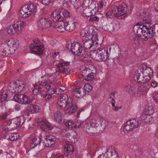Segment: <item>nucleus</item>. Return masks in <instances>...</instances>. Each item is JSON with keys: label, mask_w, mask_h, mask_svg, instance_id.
Masks as SVG:
<instances>
[{"label": "nucleus", "mask_w": 158, "mask_h": 158, "mask_svg": "<svg viewBox=\"0 0 158 158\" xmlns=\"http://www.w3.org/2000/svg\"><path fill=\"white\" fill-rule=\"evenodd\" d=\"M24 119L23 117H19L17 118L9 120L7 123L8 124H11V127L14 130L17 127L20 126L23 124L24 122Z\"/></svg>", "instance_id": "obj_15"}, {"label": "nucleus", "mask_w": 158, "mask_h": 158, "mask_svg": "<svg viewBox=\"0 0 158 158\" xmlns=\"http://www.w3.org/2000/svg\"><path fill=\"white\" fill-rule=\"evenodd\" d=\"M95 72H91L90 73H89L86 76V78L85 77V80L87 81H91L93 80L94 78V77L95 76L96 73V70H94Z\"/></svg>", "instance_id": "obj_40"}, {"label": "nucleus", "mask_w": 158, "mask_h": 158, "mask_svg": "<svg viewBox=\"0 0 158 158\" xmlns=\"http://www.w3.org/2000/svg\"><path fill=\"white\" fill-rule=\"evenodd\" d=\"M113 13L115 17L123 16L126 15V14L128 11L127 6L124 4L119 5L118 7L114 8L112 10Z\"/></svg>", "instance_id": "obj_9"}, {"label": "nucleus", "mask_w": 158, "mask_h": 158, "mask_svg": "<svg viewBox=\"0 0 158 158\" xmlns=\"http://www.w3.org/2000/svg\"><path fill=\"white\" fill-rule=\"evenodd\" d=\"M152 118H151L150 116L146 114H143L140 117V120L143 123H150L152 120Z\"/></svg>", "instance_id": "obj_29"}, {"label": "nucleus", "mask_w": 158, "mask_h": 158, "mask_svg": "<svg viewBox=\"0 0 158 158\" xmlns=\"http://www.w3.org/2000/svg\"><path fill=\"white\" fill-rule=\"evenodd\" d=\"M151 85L152 87L153 88H155L158 85L157 82L155 81H153L151 83Z\"/></svg>", "instance_id": "obj_64"}, {"label": "nucleus", "mask_w": 158, "mask_h": 158, "mask_svg": "<svg viewBox=\"0 0 158 158\" xmlns=\"http://www.w3.org/2000/svg\"><path fill=\"white\" fill-rule=\"evenodd\" d=\"M72 89H73V94L76 97L78 98L80 97H82L85 95V93L84 92V90L81 87H77Z\"/></svg>", "instance_id": "obj_19"}, {"label": "nucleus", "mask_w": 158, "mask_h": 158, "mask_svg": "<svg viewBox=\"0 0 158 158\" xmlns=\"http://www.w3.org/2000/svg\"><path fill=\"white\" fill-rule=\"evenodd\" d=\"M123 89L125 91L127 92L130 94H132L134 91V87L130 85H128L125 86Z\"/></svg>", "instance_id": "obj_41"}, {"label": "nucleus", "mask_w": 158, "mask_h": 158, "mask_svg": "<svg viewBox=\"0 0 158 158\" xmlns=\"http://www.w3.org/2000/svg\"><path fill=\"white\" fill-rule=\"evenodd\" d=\"M34 43L31 44L30 47L31 52L37 55H41L44 50V48L41 44L39 40L35 39L33 40Z\"/></svg>", "instance_id": "obj_5"}, {"label": "nucleus", "mask_w": 158, "mask_h": 158, "mask_svg": "<svg viewBox=\"0 0 158 158\" xmlns=\"http://www.w3.org/2000/svg\"><path fill=\"white\" fill-rule=\"evenodd\" d=\"M114 27L113 25L111 24H108L104 27V30L106 31H109L111 32L113 31Z\"/></svg>", "instance_id": "obj_48"}, {"label": "nucleus", "mask_w": 158, "mask_h": 158, "mask_svg": "<svg viewBox=\"0 0 158 158\" xmlns=\"http://www.w3.org/2000/svg\"><path fill=\"white\" fill-rule=\"evenodd\" d=\"M18 134V133H7L2 135V136L3 139L12 141L17 139L19 136Z\"/></svg>", "instance_id": "obj_20"}, {"label": "nucleus", "mask_w": 158, "mask_h": 158, "mask_svg": "<svg viewBox=\"0 0 158 158\" xmlns=\"http://www.w3.org/2000/svg\"><path fill=\"white\" fill-rule=\"evenodd\" d=\"M36 8V6L31 3L24 5L20 10L21 16L24 18L29 17L35 11Z\"/></svg>", "instance_id": "obj_4"}, {"label": "nucleus", "mask_w": 158, "mask_h": 158, "mask_svg": "<svg viewBox=\"0 0 158 158\" xmlns=\"http://www.w3.org/2000/svg\"><path fill=\"white\" fill-rule=\"evenodd\" d=\"M48 82V81L47 80L41 79V80H40L39 81V85L36 84L34 86L36 89H40L41 88V86L46 87L47 85H48V84H49Z\"/></svg>", "instance_id": "obj_32"}, {"label": "nucleus", "mask_w": 158, "mask_h": 158, "mask_svg": "<svg viewBox=\"0 0 158 158\" xmlns=\"http://www.w3.org/2000/svg\"><path fill=\"white\" fill-rule=\"evenodd\" d=\"M51 94H46L43 96V97L44 98H45V100L46 101H49V100L51 98Z\"/></svg>", "instance_id": "obj_58"}, {"label": "nucleus", "mask_w": 158, "mask_h": 158, "mask_svg": "<svg viewBox=\"0 0 158 158\" xmlns=\"http://www.w3.org/2000/svg\"><path fill=\"white\" fill-rule=\"evenodd\" d=\"M51 17L54 21H59L64 24L65 30H69V12L68 11L65 9H56L53 12Z\"/></svg>", "instance_id": "obj_2"}, {"label": "nucleus", "mask_w": 158, "mask_h": 158, "mask_svg": "<svg viewBox=\"0 0 158 158\" xmlns=\"http://www.w3.org/2000/svg\"><path fill=\"white\" fill-rule=\"evenodd\" d=\"M90 54L93 59L99 61L106 60L110 56L108 50L106 51L105 49L99 48L91 51Z\"/></svg>", "instance_id": "obj_3"}, {"label": "nucleus", "mask_w": 158, "mask_h": 158, "mask_svg": "<svg viewBox=\"0 0 158 158\" xmlns=\"http://www.w3.org/2000/svg\"><path fill=\"white\" fill-rule=\"evenodd\" d=\"M98 18L97 16H94L90 17L89 21H95L98 20Z\"/></svg>", "instance_id": "obj_63"}, {"label": "nucleus", "mask_w": 158, "mask_h": 158, "mask_svg": "<svg viewBox=\"0 0 158 158\" xmlns=\"http://www.w3.org/2000/svg\"><path fill=\"white\" fill-rule=\"evenodd\" d=\"M39 126L43 129L45 131V129H48L49 130H52L53 129V127L50 123H49L45 119L42 120L38 122Z\"/></svg>", "instance_id": "obj_17"}, {"label": "nucleus", "mask_w": 158, "mask_h": 158, "mask_svg": "<svg viewBox=\"0 0 158 158\" xmlns=\"http://www.w3.org/2000/svg\"><path fill=\"white\" fill-rule=\"evenodd\" d=\"M55 28L56 29V30L58 31L61 32L63 31L64 30L67 31V30L65 29V27L64 25V24H62L60 22H59L57 25L55 26L52 25V29ZM69 30V29L67 31Z\"/></svg>", "instance_id": "obj_28"}, {"label": "nucleus", "mask_w": 158, "mask_h": 158, "mask_svg": "<svg viewBox=\"0 0 158 158\" xmlns=\"http://www.w3.org/2000/svg\"><path fill=\"white\" fill-rule=\"evenodd\" d=\"M93 32L92 30L90 29L88 27L85 28L81 33L82 40L93 39L94 37L96 38V35L93 34Z\"/></svg>", "instance_id": "obj_12"}, {"label": "nucleus", "mask_w": 158, "mask_h": 158, "mask_svg": "<svg viewBox=\"0 0 158 158\" xmlns=\"http://www.w3.org/2000/svg\"><path fill=\"white\" fill-rule=\"evenodd\" d=\"M91 120L93 121L92 123V126L93 128H95L94 133H97L98 131H100L102 130L105 128L106 124L102 118H100L98 120H96L95 119H91Z\"/></svg>", "instance_id": "obj_11"}, {"label": "nucleus", "mask_w": 158, "mask_h": 158, "mask_svg": "<svg viewBox=\"0 0 158 158\" xmlns=\"http://www.w3.org/2000/svg\"><path fill=\"white\" fill-rule=\"evenodd\" d=\"M83 88L84 90V92L86 94V92H89L91 91L92 89V86L89 84H85Z\"/></svg>", "instance_id": "obj_51"}, {"label": "nucleus", "mask_w": 158, "mask_h": 158, "mask_svg": "<svg viewBox=\"0 0 158 158\" xmlns=\"http://www.w3.org/2000/svg\"><path fill=\"white\" fill-rule=\"evenodd\" d=\"M69 64V62L68 61L63 62H60L56 64V66L59 69H64L63 68L64 66H66Z\"/></svg>", "instance_id": "obj_47"}, {"label": "nucleus", "mask_w": 158, "mask_h": 158, "mask_svg": "<svg viewBox=\"0 0 158 158\" xmlns=\"http://www.w3.org/2000/svg\"><path fill=\"white\" fill-rule=\"evenodd\" d=\"M51 0H42V3L45 6H47L51 3Z\"/></svg>", "instance_id": "obj_61"}, {"label": "nucleus", "mask_w": 158, "mask_h": 158, "mask_svg": "<svg viewBox=\"0 0 158 158\" xmlns=\"http://www.w3.org/2000/svg\"><path fill=\"white\" fill-rule=\"evenodd\" d=\"M85 48L89 49L94 46V41L93 39L82 40Z\"/></svg>", "instance_id": "obj_23"}, {"label": "nucleus", "mask_w": 158, "mask_h": 158, "mask_svg": "<svg viewBox=\"0 0 158 158\" xmlns=\"http://www.w3.org/2000/svg\"><path fill=\"white\" fill-rule=\"evenodd\" d=\"M46 144V146L47 147H50L55 143V141L53 139H47L44 142Z\"/></svg>", "instance_id": "obj_42"}, {"label": "nucleus", "mask_w": 158, "mask_h": 158, "mask_svg": "<svg viewBox=\"0 0 158 158\" xmlns=\"http://www.w3.org/2000/svg\"><path fill=\"white\" fill-rule=\"evenodd\" d=\"M153 73V70H150V71L149 72V73L147 75H143V79L142 81V83H146L148 82L151 79Z\"/></svg>", "instance_id": "obj_27"}, {"label": "nucleus", "mask_w": 158, "mask_h": 158, "mask_svg": "<svg viewBox=\"0 0 158 158\" xmlns=\"http://www.w3.org/2000/svg\"><path fill=\"white\" fill-rule=\"evenodd\" d=\"M70 3L71 5V6H70V8L71 9L74 8L76 10L80 6L79 0H70Z\"/></svg>", "instance_id": "obj_31"}, {"label": "nucleus", "mask_w": 158, "mask_h": 158, "mask_svg": "<svg viewBox=\"0 0 158 158\" xmlns=\"http://www.w3.org/2000/svg\"><path fill=\"white\" fill-rule=\"evenodd\" d=\"M92 123L93 121L91 120V118H89L87 119L83 128V129L85 132L88 133H94L95 128H93Z\"/></svg>", "instance_id": "obj_16"}, {"label": "nucleus", "mask_w": 158, "mask_h": 158, "mask_svg": "<svg viewBox=\"0 0 158 158\" xmlns=\"http://www.w3.org/2000/svg\"><path fill=\"white\" fill-rule=\"evenodd\" d=\"M54 117L56 122L59 123L62 121L61 114L60 111H57L55 112Z\"/></svg>", "instance_id": "obj_39"}, {"label": "nucleus", "mask_w": 158, "mask_h": 158, "mask_svg": "<svg viewBox=\"0 0 158 158\" xmlns=\"http://www.w3.org/2000/svg\"><path fill=\"white\" fill-rule=\"evenodd\" d=\"M23 96H24V94H16L14 95V98L16 102L21 104L22 102V98H23Z\"/></svg>", "instance_id": "obj_35"}, {"label": "nucleus", "mask_w": 158, "mask_h": 158, "mask_svg": "<svg viewBox=\"0 0 158 158\" xmlns=\"http://www.w3.org/2000/svg\"><path fill=\"white\" fill-rule=\"evenodd\" d=\"M76 22V20L74 17L70 16V32H72L75 29Z\"/></svg>", "instance_id": "obj_26"}, {"label": "nucleus", "mask_w": 158, "mask_h": 158, "mask_svg": "<svg viewBox=\"0 0 158 158\" xmlns=\"http://www.w3.org/2000/svg\"><path fill=\"white\" fill-rule=\"evenodd\" d=\"M2 155L4 158H13L12 156L7 152H4Z\"/></svg>", "instance_id": "obj_56"}, {"label": "nucleus", "mask_w": 158, "mask_h": 158, "mask_svg": "<svg viewBox=\"0 0 158 158\" xmlns=\"http://www.w3.org/2000/svg\"><path fill=\"white\" fill-rule=\"evenodd\" d=\"M8 94L6 90L3 91L0 95V99L1 101H4L6 100Z\"/></svg>", "instance_id": "obj_43"}, {"label": "nucleus", "mask_w": 158, "mask_h": 158, "mask_svg": "<svg viewBox=\"0 0 158 158\" xmlns=\"http://www.w3.org/2000/svg\"><path fill=\"white\" fill-rule=\"evenodd\" d=\"M143 89H141V91H148L149 88H150V84H145L143 85Z\"/></svg>", "instance_id": "obj_55"}, {"label": "nucleus", "mask_w": 158, "mask_h": 158, "mask_svg": "<svg viewBox=\"0 0 158 158\" xmlns=\"http://www.w3.org/2000/svg\"><path fill=\"white\" fill-rule=\"evenodd\" d=\"M98 4L95 1H92L90 4L89 8L91 10V12H92L94 15L98 12Z\"/></svg>", "instance_id": "obj_22"}, {"label": "nucleus", "mask_w": 158, "mask_h": 158, "mask_svg": "<svg viewBox=\"0 0 158 158\" xmlns=\"http://www.w3.org/2000/svg\"><path fill=\"white\" fill-rule=\"evenodd\" d=\"M77 107L75 105H72L71 106H70V114H72L76 112Z\"/></svg>", "instance_id": "obj_52"}, {"label": "nucleus", "mask_w": 158, "mask_h": 158, "mask_svg": "<svg viewBox=\"0 0 158 158\" xmlns=\"http://www.w3.org/2000/svg\"><path fill=\"white\" fill-rule=\"evenodd\" d=\"M143 70V71H141L140 70H138L135 72L134 77V80L135 82L138 81L140 76L143 75L144 73Z\"/></svg>", "instance_id": "obj_33"}, {"label": "nucleus", "mask_w": 158, "mask_h": 158, "mask_svg": "<svg viewBox=\"0 0 158 158\" xmlns=\"http://www.w3.org/2000/svg\"><path fill=\"white\" fill-rule=\"evenodd\" d=\"M64 92V90L60 88H57L56 89L55 92L57 94H62Z\"/></svg>", "instance_id": "obj_60"}, {"label": "nucleus", "mask_w": 158, "mask_h": 158, "mask_svg": "<svg viewBox=\"0 0 158 158\" xmlns=\"http://www.w3.org/2000/svg\"><path fill=\"white\" fill-rule=\"evenodd\" d=\"M68 101V96L66 95L60 96L57 99V104L60 107H62L63 105L66 104L64 108L65 109V113L66 114L69 113V103Z\"/></svg>", "instance_id": "obj_10"}, {"label": "nucleus", "mask_w": 158, "mask_h": 158, "mask_svg": "<svg viewBox=\"0 0 158 158\" xmlns=\"http://www.w3.org/2000/svg\"><path fill=\"white\" fill-rule=\"evenodd\" d=\"M111 158H119V156H117V154L114 150L113 151V152L112 151V152H111Z\"/></svg>", "instance_id": "obj_59"}, {"label": "nucleus", "mask_w": 158, "mask_h": 158, "mask_svg": "<svg viewBox=\"0 0 158 158\" xmlns=\"http://www.w3.org/2000/svg\"><path fill=\"white\" fill-rule=\"evenodd\" d=\"M27 109L29 111H30L32 113H36L38 112L39 107L35 105H29L27 107Z\"/></svg>", "instance_id": "obj_25"}, {"label": "nucleus", "mask_w": 158, "mask_h": 158, "mask_svg": "<svg viewBox=\"0 0 158 158\" xmlns=\"http://www.w3.org/2000/svg\"><path fill=\"white\" fill-rule=\"evenodd\" d=\"M150 21V19H148L143 20V23L141 24L143 26H144V27L147 28V32L149 35L155 32V31L153 30V28H152L153 24L151 23Z\"/></svg>", "instance_id": "obj_18"}, {"label": "nucleus", "mask_w": 158, "mask_h": 158, "mask_svg": "<svg viewBox=\"0 0 158 158\" xmlns=\"http://www.w3.org/2000/svg\"><path fill=\"white\" fill-rule=\"evenodd\" d=\"M24 25V23L23 21H18L13 25L10 26L7 29V31L9 34H16L19 35L22 32Z\"/></svg>", "instance_id": "obj_6"}, {"label": "nucleus", "mask_w": 158, "mask_h": 158, "mask_svg": "<svg viewBox=\"0 0 158 158\" xmlns=\"http://www.w3.org/2000/svg\"><path fill=\"white\" fill-rule=\"evenodd\" d=\"M22 102L21 103V104H27L30 101V99L27 97L26 95L24 94V96H23V98H22Z\"/></svg>", "instance_id": "obj_53"}, {"label": "nucleus", "mask_w": 158, "mask_h": 158, "mask_svg": "<svg viewBox=\"0 0 158 158\" xmlns=\"http://www.w3.org/2000/svg\"><path fill=\"white\" fill-rule=\"evenodd\" d=\"M64 153L65 156L68 157L69 154V145L68 143H66L64 146Z\"/></svg>", "instance_id": "obj_44"}, {"label": "nucleus", "mask_w": 158, "mask_h": 158, "mask_svg": "<svg viewBox=\"0 0 158 158\" xmlns=\"http://www.w3.org/2000/svg\"><path fill=\"white\" fill-rule=\"evenodd\" d=\"M154 112V110L152 107H147L145 109V113L148 115H150Z\"/></svg>", "instance_id": "obj_45"}, {"label": "nucleus", "mask_w": 158, "mask_h": 158, "mask_svg": "<svg viewBox=\"0 0 158 158\" xmlns=\"http://www.w3.org/2000/svg\"><path fill=\"white\" fill-rule=\"evenodd\" d=\"M63 139L64 141L67 142V143H68L69 144V137L68 135L67 134H65V135L63 136Z\"/></svg>", "instance_id": "obj_62"}, {"label": "nucleus", "mask_w": 158, "mask_h": 158, "mask_svg": "<svg viewBox=\"0 0 158 158\" xmlns=\"http://www.w3.org/2000/svg\"><path fill=\"white\" fill-rule=\"evenodd\" d=\"M46 88L48 89V92L51 94H53L56 91V89L52 87L51 85H48L46 87Z\"/></svg>", "instance_id": "obj_46"}, {"label": "nucleus", "mask_w": 158, "mask_h": 158, "mask_svg": "<svg viewBox=\"0 0 158 158\" xmlns=\"http://www.w3.org/2000/svg\"><path fill=\"white\" fill-rule=\"evenodd\" d=\"M137 67L139 69H152V68L150 65H148L146 63H138L137 64Z\"/></svg>", "instance_id": "obj_34"}, {"label": "nucleus", "mask_w": 158, "mask_h": 158, "mask_svg": "<svg viewBox=\"0 0 158 158\" xmlns=\"http://www.w3.org/2000/svg\"><path fill=\"white\" fill-rule=\"evenodd\" d=\"M152 28H153V30L155 31L154 33H152L151 35L152 36V34H154L156 33V31L158 32V24H155L154 25H153Z\"/></svg>", "instance_id": "obj_57"}, {"label": "nucleus", "mask_w": 158, "mask_h": 158, "mask_svg": "<svg viewBox=\"0 0 158 158\" xmlns=\"http://www.w3.org/2000/svg\"><path fill=\"white\" fill-rule=\"evenodd\" d=\"M55 74L56 73L54 74L55 75H49L48 77V81L49 83H50V84H53L54 85H55L56 84V83L55 82L56 80V76L55 75Z\"/></svg>", "instance_id": "obj_36"}, {"label": "nucleus", "mask_w": 158, "mask_h": 158, "mask_svg": "<svg viewBox=\"0 0 158 158\" xmlns=\"http://www.w3.org/2000/svg\"><path fill=\"white\" fill-rule=\"evenodd\" d=\"M8 122L9 120L5 122L2 126V129L5 131H7L14 130L12 127H11V124L10 125L8 124L7 123H8Z\"/></svg>", "instance_id": "obj_38"}, {"label": "nucleus", "mask_w": 158, "mask_h": 158, "mask_svg": "<svg viewBox=\"0 0 158 158\" xmlns=\"http://www.w3.org/2000/svg\"><path fill=\"white\" fill-rule=\"evenodd\" d=\"M91 11V10L89 8L83 9L82 14V15L84 16L89 17L94 15L92 12Z\"/></svg>", "instance_id": "obj_37"}, {"label": "nucleus", "mask_w": 158, "mask_h": 158, "mask_svg": "<svg viewBox=\"0 0 158 158\" xmlns=\"http://www.w3.org/2000/svg\"><path fill=\"white\" fill-rule=\"evenodd\" d=\"M67 72V70H58V71H56L55 75L56 76L59 75L60 74L63 73L64 75H66L65 74L66 72Z\"/></svg>", "instance_id": "obj_54"}, {"label": "nucleus", "mask_w": 158, "mask_h": 158, "mask_svg": "<svg viewBox=\"0 0 158 158\" xmlns=\"http://www.w3.org/2000/svg\"><path fill=\"white\" fill-rule=\"evenodd\" d=\"M40 142V138L34 137L31 139L30 147L32 148H34L39 145Z\"/></svg>", "instance_id": "obj_24"}, {"label": "nucleus", "mask_w": 158, "mask_h": 158, "mask_svg": "<svg viewBox=\"0 0 158 158\" xmlns=\"http://www.w3.org/2000/svg\"><path fill=\"white\" fill-rule=\"evenodd\" d=\"M96 38H95L94 37L93 39L94 41V45L95 44H96L100 46L102 43L103 40L102 39L99 40L97 35H96Z\"/></svg>", "instance_id": "obj_49"}, {"label": "nucleus", "mask_w": 158, "mask_h": 158, "mask_svg": "<svg viewBox=\"0 0 158 158\" xmlns=\"http://www.w3.org/2000/svg\"><path fill=\"white\" fill-rule=\"evenodd\" d=\"M139 125V121L136 119H131L127 121L125 124L124 128L127 131H129L133 130L138 127Z\"/></svg>", "instance_id": "obj_14"}, {"label": "nucleus", "mask_w": 158, "mask_h": 158, "mask_svg": "<svg viewBox=\"0 0 158 158\" xmlns=\"http://www.w3.org/2000/svg\"><path fill=\"white\" fill-rule=\"evenodd\" d=\"M18 46V43L14 39L5 40L0 46V54L6 56L13 54Z\"/></svg>", "instance_id": "obj_1"}, {"label": "nucleus", "mask_w": 158, "mask_h": 158, "mask_svg": "<svg viewBox=\"0 0 158 158\" xmlns=\"http://www.w3.org/2000/svg\"><path fill=\"white\" fill-rule=\"evenodd\" d=\"M70 123L71 124V128H78L82 123V122L78 120H70Z\"/></svg>", "instance_id": "obj_30"}, {"label": "nucleus", "mask_w": 158, "mask_h": 158, "mask_svg": "<svg viewBox=\"0 0 158 158\" xmlns=\"http://www.w3.org/2000/svg\"><path fill=\"white\" fill-rule=\"evenodd\" d=\"M147 28L144 27L141 24L139 23L133 27L134 32L137 36H141L142 35L144 36L146 38H149L152 37V35H149L147 32Z\"/></svg>", "instance_id": "obj_7"}, {"label": "nucleus", "mask_w": 158, "mask_h": 158, "mask_svg": "<svg viewBox=\"0 0 158 158\" xmlns=\"http://www.w3.org/2000/svg\"><path fill=\"white\" fill-rule=\"evenodd\" d=\"M12 89L11 90L13 93H19L21 91L23 87V85H21L19 82V81L15 82L11 85Z\"/></svg>", "instance_id": "obj_21"}, {"label": "nucleus", "mask_w": 158, "mask_h": 158, "mask_svg": "<svg viewBox=\"0 0 158 158\" xmlns=\"http://www.w3.org/2000/svg\"><path fill=\"white\" fill-rule=\"evenodd\" d=\"M70 51L73 54L77 56L83 55L86 52L85 50L83 49L79 43L77 42H71Z\"/></svg>", "instance_id": "obj_8"}, {"label": "nucleus", "mask_w": 158, "mask_h": 158, "mask_svg": "<svg viewBox=\"0 0 158 158\" xmlns=\"http://www.w3.org/2000/svg\"><path fill=\"white\" fill-rule=\"evenodd\" d=\"M90 2H90L89 0H85L84 1L82 4L83 8L84 9L89 8Z\"/></svg>", "instance_id": "obj_50"}, {"label": "nucleus", "mask_w": 158, "mask_h": 158, "mask_svg": "<svg viewBox=\"0 0 158 158\" xmlns=\"http://www.w3.org/2000/svg\"><path fill=\"white\" fill-rule=\"evenodd\" d=\"M52 25L51 21L46 18L40 19L38 23V28L40 30L52 29Z\"/></svg>", "instance_id": "obj_13"}]
</instances>
